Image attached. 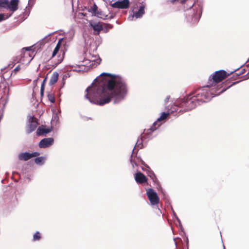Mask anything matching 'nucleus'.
<instances>
[{
  "mask_svg": "<svg viewBox=\"0 0 249 249\" xmlns=\"http://www.w3.org/2000/svg\"><path fill=\"white\" fill-rule=\"evenodd\" d=\"M86 90V97L90 101L91 99L95 100L99 105H104L114 97L124 98L127 93V88L122 78L103 72Z\"/></svg>",
  "mask_w": 249,
  "mask_h": 249,
  "instance_id": "obj_1",
  "label": "nucleus"
},
{
  "mask_svg": "<svg viewBox=\"0 0 249 249\" xmlns=\"http://www.w3.org/2000/svg\"><path fill=\"white\" fill-rule=\"evenodd\" d=\"M211 87L210 85H208L207 86L196 89L191 93V95L196 97L197 99L196 100L198 103V105L209 102L213 97L219 95L225 90L223 89L220 91H217L213 88L210 89L209 88Z\"/></svg>",
  "mask_w": 249,
  "mask_h": 249,
  "instance_id": "obj_2",
  "label": "nucleus"
},
{
  "mask_svg": "<svg viewBox=\"0 0 249 249\" xmlns=\"http://www.w3.org/2000/svg\"><path fill=\"white\" fill-rule=\"evenodd\" d=\"M196 100V97L191 93L183 99L179 100L175 106L183 108V110L185 111L191 110L199 105Z\"/></svg>",
  "mask_w": 249,
  "mask_h": 249,
  "instance_id": "obj_3",
  "label": "nucleus"
},
{
  "mask_svg": "<svg viewBox=\"0 0 249 249\" xmlns=\"http://www.w3.org/2000/svg\"><path fill=\"white\" fill-rule=\"evenodd\" d=\"M229 75L230 74L224 70L216 71L209 77L208 84L211 85V87L216 88V84L221 82Z\"/></svg>",
  "mask_w": 249,
  "mask_h": 249,
  "instance_id": "obj_4",
  "label": "nucleus"
},
{
  "mask_svg": "<svg viewBox=\"0 0 249 249\" xmlns=\"http://www.w3.org/2000/svg\"><path fill=\"white\" fill-rule=\"evenodd\" d=\"M86 10L89 13L91 12L92 15L97 17L99 18H101L104 20L108 18V15L105 14L103 11L100 9L98 10V7L95 3H94L92 7L87 8L85 7Z\"/></svg>",
  "mask_w": 249,
  "mask_h": 249,
  "instance_id": "obj_5",
  "label": "nucleus"
},
{
  "mask_svg": "<svg viewBox=\"0 0 249 249\" xmlns=\"http://www.w3.org/2000/svg\"><path fill=\"white\" fill-rule=\"evenodd\" d=\"M147 197L152 205H156L159 203L160 198L157 193L151 188L146 190Z\"/></svg>",
  "mask_w": 249,
  "mask_h": 249,
  "instance_id": "obj_6",
  "label": "nucleus"
},
{
  "mask_svg": "<svg viewBox=\"0 0 249 249\" xmlns=\"http://www.w3.org/2000/svg\"><path fill=\"white\" fill-rule=\"evenodd\" d=\"M4 0L6 1V2H4V4H3L4 6H1V7L8 8L12 12V14L18 10L19 0H11L10 1H9L7 0Z\"/></svg>",
  "mask_w": 249,
  "mask_h": 249,
  "instance_id": "obj_7",
  "label": "nucleus"
},
{
  "mask_svg": "<svg viewBox=\"0 0 249 249\" xmlns=\"http://www.w3.org/2000/svg\"><path fill=\"white\" fill-rule=\"evenodd\" d=\"M103 23L102 22H96L92 20L89 21V26L93 29L94 35H99L101 31H102Z\"/></svg>",
  "mask_w": 249,
  "mask_h": 249,
  "instance_id": "obj_8",
  "label": "nucleus"
},
{
  "mask_svg": "<svg viewBox=\"0 0 249 249\" xmlns=\"http://www.w3.org/2000/svg\"><path fill=\"white\" fill-rule=\"evenodd\" d=\"M129 0H119L118 1L111 4V6L114 8L120 9H126L129 6Z\"/></svg>",
  "mask_w": 249,
  "mask_h": 249,
  "instance_id": "obj_9",
  "label": "nucleus"
},
{
  "mask_svg": "<svg viewBox=\"0 0 249 249\" xmlns=\"http://www.w3.org/2000/svg\"><path fill=\"white\" fill-rule=\"evenodd\" d=\"M37 124L36 119L34 117H31L29 119V124L26 129L27 133H30L34 131L36 129Z\"/></svg>",
  "mask_w": 249,
  "mask_h": 249,
  "instance_id": "obj_10",
  "label": "nucleus"
},
{
  "mask_svg": "<svg viewBox=\"0 0 249 249\" xmlns=\"http://www.w3.org/2000/svg\"><path fill=\"white\" fill-rule=\"evenodd\" d=\"M169 115V113L163 112L160 117L157 120V121L155 122L149 129V130H150V132H153L157 129L160 126V124H159V122L166 119Z\"/></svg>",
  "mask_w": 249,
  "mask_h": 249,
  "instance_id": "obj_11",
  "label": "nucleus"
},
{
  "mask_svg": "<svg viewBox=\"0 0 249 249\" xmlns=\"http://www.w3.org/2000/svg\"><path fill=\"white\" fill-rule=\"evenodd\" d=\"M39 154L38 152H33L32 153H22L19 155L18 158L20 160H27L33 157H36L38 156Z\"/></svg>",
  "mask_w": 249,
  "mask_h": 249,
  "instance_id": "obj_12",
  "label": "nucleus"
},
{
  "mask_svg": "<svg viewBox=\"0 0 249 249\" xmlns=\"http://www.w3.org/2000/svg\"><path fill=\"white\" fill-rule=\"evenodd\" d=\"M135 179L136 181L139 184H143L146 183L147 181V178L142 173L139 172H137L135 174Z\"/></svg>",
  "mask_w": 249,
  "mask_h": 249,
  "instance_id": "obj_13",
  "label": "nucleus"
},
{
  "mask_svg": "<svg viewBox=\"0 0 249 249\" xmlns=\"http://www.w3.org/2000/svg\"><path fill=\"white\" fill-rule=\"evenodd\" d=\"M53 142V139L52 138L42 139L39 142V146L40 148H46L51 145Z\"/></svg>",
  "mask_w": 249,
  "mask_h": 249,
  "instance_id": "obj_14",
  "label": "nucleus"
},
{
  "mask_svg": "<svg viewBox=\"0 0 249 249\" xmlns=\"http://www.w3.org/2000/svg\"><path fill=\"white\" fill-rule=\"evenodd\" d=\"M144 14V6L142 5L138 11L134 13L133 16L135 17L136 18H140Z\"/></svg>",
  "mask_w": 249,
  "mask_h": 249,
  "instance_id": "obj_15",
  "label": "nucleus"
},
{
  "mask_svg": "<svg viewBox=\"0 0 249 249\" xmlns=\"http://www.w3.org/2000/svg\"><path fill=\"white\" fill-rule=\"evenodd\" d=\"M50 130L48 129L45 128L43 126L39 127L36 131V135L38 136H41L44 134H47L50 132Z\"/></svg>",
  "mask_w": 249,
  "mask_h": 249,
  "instance_id": "obj_16",
  "label": "nucleus"
},
{
  "mask_svg": "<svg viewBox=\"0 0 249 249\" xmlns=\"http://www.w3.org/2000/svg\"><path fill=\"white\" fill-rule=\"evenodd\" d=\"M58 73L57 72H53L50 78V84L52 85L55 84L58 80Z\"/></svg>",
  "mask_w": 249,
  "mask_h": 249,
  "instance_id": "obj_17",
  "label": "nucleus"
},
{
  "mask_svg": "<svg viewBox=\"0 0 249 249\" xmlns=\"http://www.w3.org/2000/svg\"><path fill=\"white\" fill-rule=\"evenodd\" d=\"M102 27V31L104 32V33H107L110 29H111L113 28V25L111 24L103 22Z\"/></svg>",
  "mask_w": 249,
  "mask_h": 249,
  "instance_id": "obj_18",
  "label": "nucleus"
},
{
  "mask_svg": "<svg viewBox=\"0 0 249 249\" xmlns=\"http://www.w3.org/2000/svg\"><path fill=\"white\" fill-rule=\"evenodd\" d=\"M148 176L151 178V179H152L153 181L155 183H158L159 182V181L157 178H156V175L153 172H150Z\"/></svg>",
  "mask_w": 249,
  "mask_h": 249,
  "instance_id": "obj_19",
  "label": "nucleus"
},
{
  "mask_svg": "<svg viewBox=\"0 0 249 249\" xmlns=\"http://www.w3.org/2000/svg\"><path fill=\"white\" fill-rule=\"evenodd\" d=\"M245 72V70L244 68H241L240 69L238 70L235 71V73L233 75V77L238 76L243 74H244Z\"/></svg>",
  "mask_w": 249,
  "mask_h": 249,
  "instance_id": "obj_20",
  "label": "nucleus"
},
{
  "mask_svg": "<svg viewBox=\"0 0 249 249\" xmlns=\"http://www.w3.org/2000/svg\"><path fill=\"white\" fill-rule=\"evenodd\" d=\"M12 14H0V22L5 20L11 17Z\"/></svg>",
  "mask_w": 249,
  "mask_h": 249,
  "instance_id": "obj_21",
  "label": "nucleus"
},
{
  "mask_svg": "<svg viewBox=\"0 0 249 249\" xmlns=\"http://www.w3.org/2000/svg\"><path fill=\"white\" fill-rule=\"evenodd\" d=\"M89 67L85 66L83 64H79V72L80 71H87L89 70Z\"/></svg>",
  "mask_w": 249,
  "mask_h": 249,
  "instance_id": "obj_22",
  "label": "nucleus"
},
{
  "mask_svg": "<svg viewBox=\"0 0 249 249\" xmlns=\"http://www.w3.org/2000/svg\"><path fill=\"white\" fill-rule=\"evenodd\" d=\"M45 160V158L43 157H38L35 159V162L37 164H42Z\"/></svg>",
  "mask_w": 249,
  "mask_h": 249,
  "instance_id": "obj_23",
  "label": "nucleus"
},
{
  "mask_svg": "<svg viewBox=\"0 0 249 249\" xmlns=\"http://www.w3.org/2000/svg\"><path fill=\"white\" fill-rule=\"evenodd\" d=\"M79 11H80V10H79ZM87 13L84 12V10L83 9H82V10H81V12L79 11V14H78L79 18H81V17H82V16L87 17Z\"/></svg>",
  "mask_w": 249,
  "mask_h": 249,
  "instance_id": "obj_24",
  "label": "nucleus"
},
{
  "mask_svg": "<svg viewBox=\"0 0 249 249\" xmlns=\"http://www.w3.org/2000/svg\"><path fill=\"white\" fill-rule=\"evenodd\" d=\"M59 49H60V47H58V46H56V47H55V48L53 51V54H52L53 57L57 54V53L59 51Z\"/></svg>",
  "mask_w": 249,
  "mask_h": 249,
  "instance_id": "obj_25",
  "label": "nucleus"
},
{
  "mask_svg": "<svg viewBox=\"0 0 249 249\" xmlns=\"http://www.w3.org/2000/svg\"><path fill=\"white\" fill-rule=\"evenodd\" d=\"M48 98L51 103H54L55 101L54 97L52 94H48Z\"/></svg>",
  "mask_w": 249,
  "mask_h": 249,
  "instance_id": "obj_26",
  "label": "nucleus"
},
{
  "mask_svg": "<svg viewBox=\"0 0 249 249\" xmlns=\"http://www.w3.org/2000/svg\"><path fill=\"white\" fill-rule=\"evenodd\" d=\"M28 56H30V54L28 52L24 53V58H27ZM19 62L22 63H24V58H21Z\"/></svg>",
  "mask_w": 249,
  "mask_h": 249,
  "instance_id": "obj_27",
  "label": "nucleus"
},
{
  "mask_svg": "<svg viewBox=\"0 0 249 249\" xmlns=\"http://www.w3.org/2000/svg\"><path fill=\"white\" fill-rule=\"evenodd\" d=\"M40 238V233L39 232H36L34 235V240H39Z\"/></svg>",
  "mask_w": 249,
  "mask_h": 249,
  "instance_id": "obj_28",
  "label": "nucleus"
},
{
  "mask_svg": "<svg viewBox=\"0 0 249 249\" xmlns=\"http://www.w3.org/2000/svg\"><path fill=\"white\" fill-rule=\"evenodd\" d=\"M229 87H227V88H222V87H220V88H218V86H216V88H213L215 90H217V91H220L223 89H225V90L224 91H225L227 89H228Z\"/></svg>",
  "mask_w": 249,
  "mask_h": 249,
  "instance_id": "obj_29",
  "label": "nucleus"
},
{
  "mask_svg": "<svg viewBox=\"0 0 249 249\" xmlns=\"http://www.w3.org/2000/svg\"><path fill=\"white\" fill-rule=\"evenodd\" d=\"M45 79H44L43 80V82L42 83V86H41V94H42L43 93V90H44V83L45 82Z\"/></svg>",
  "mask_w": 249,
  "mask_h": 249,
  "instance_id": "obj_30",
  "label": "nucleus"
},
{
  "mask_svg": "<svg viewBox=\"0 0 249 249\" xmlns=\"http://www.w3.org/2000/svg\"><path fill=\"white\" fill-rule=\"evenodd\" d=\"M35 0H29L28 4L30 6H32L35 2Z\"/></svg>",
  "mask_w": 249,
  "mask_h": 249,
  "instance_id": "obj_31",
  "label": "nucleus"
},
{
  "mask_svg": "<svg viewBox=\"0 0 249 249\" xmlns=\"http://www.w3.org/2000/svg\"><path fill=\"white\" fill-rule=\"evenodd\" d=\"M63 38H61V39H60L58 40V42H57V44L56 46H58V47H60V45H61V42H62V41H63Z\"/></svg>",
  "mask_w": 249,
  "mask_h": 249,
  "instance_id": "obj_32",
  "label": "nucleus"
},
{
  "mask_svg": "<svg viewBox=\"0 0 249 249\" xmlns=\"http://www.w3.org/2000/svg\"><path fill=\"white\" fill-rule=\"evenodd\" d=\"M20 69V66L18 65V66L17 67H16L15 69H14V71L17 72Z\"/></svg>",
  "mask_w": 249,
  "mask_h": 249,
  "instance_id": "obj_33",
  "label": "nucleus"
},
{
  "mask_svg": "<svg viewBox=\"0 0 249 249\" xmlns=\"http://www.w3.org/2000/svg\"><path fill=\"white\" fill-rule=\"evenodd\" d=\"M6 1L4 0H0V7H1V6H4L3 4H4V2H5Z\"/></svg>",
  "mask_w": 249,
  "mask_h": 249,
  "instance_id": "obj_34",
  "label": "nucleus"
},
{
  "mask_svg": "<svg viewBox=\"0 0 249 249\" xmlns=\"http://www.w3.org/2000/svg\"><path fill=\"white\" fill-rule=\"evenodd\" d=\"M179 0H170L172 3L174 4L177 2H178Z\"/></svg>",
  "mask_w": 249,
  "mask_h": 249,
  "instance_id": "obj_35",
  "label": "nucleus"
},
{
  "mask_svg": "<svg viewBox=\"0 0 249 249\" xmlns=\"http://www.w3.org/2000/svg\"><path fill=\"white\" fill-rule=\"evenodd\" d=\"M169 98H170V97H169V96H168V97L166 98V99L165 100V103H167V102H168V100H169Z\"/></svg>",
  "mask_w": 249,
  "mask_h": 249,
  "instance_id": "obj_36",
  "label": "nucleus"
},
{
  "mask_svg": "<svg viewBox=\"0 0 249 249\" xmlns=\"http://www.w3.org/2000/svg\"><path fill=\"white\" fill-rule=\"evenodd\" d=\"M32 58H30V57L28 58L27 60H26V61L29 63L30 62L31 60H32Z\"/></svg>",
  "mask_w": 249,
  "mask_h": 249,
  "instance_id": "obj_37",
  "label": "nucleus"
},
{
  "mask_svg": "<svg viewBox=\"0 0 249 249\" xmlns=\"http://www.w3.org/2000/svg\"><path fill=\"white\" fill-rule=\"evenodd\" d=\"M73 18L75 20H76V13L74 14Z\"/></svg>",
  "mask_w": 249,
  "mask_h": 249,
  "instance_id": "obj_38",
  "label": "nucleus"
},
{
  "mask_svg": "<svg viewBox=\"0 0 249 249\" xmlns=\"http://www.w3.org/2000/svg\"><path fill=\"white\" fill-rule=\"evenodd\" d=\"M26 50V51H28V50H29V48H23V50Z\"/></svg>",
  "mask_w": 249,
  "mask_h": 249,
  "instance_id": "obj_39",
  "label": "nucleus"
},
{
  "mask_svg": "<svg viewBox=\"0 0 249 249\" xmlns=\"http://www.w3.org/2000/svg\"><path fill=\"white\" fill-rule=\"evenodd\" d=\"M237 82H234L232 84H231V86H229V87H230L233 84H236Z\"/></svg>",
  "mask_w": 249,
  "mask_h": 249,
  "instance_id": "obj_40",
  "label": "nucleus"
},
{
  "mask_svg": "<svg viewBox=\"0 0 249 249\" xmlns=\"http://www.w3.org/2000/svg\"><path fill=\"white\" fill-rule=\"evenodd\" d=\"M177 111V110H176V109H175L174 110H172V112H174V111Z\"/></svg>",
  "mask_w": 249,
  "mask_h": 249,
  "instance_id": "obj_41",
  "label": "nucleus"
},
{
  "mask_svg": "<svg viewBox=\"0 0 249 249\" xmlns=\"http://www.w3.org/2000/svg\"><path fill=\"white\" fill-rule=\"evenodd\" d=\"M113 17H110L109 18H112Z\"/></svg>",
  "mask_w": 249,
  "mask_h": 249,
  "instance_id": "obj_42",
  "label": "nucleus"
},
{
  "mask_svg": "<svg viewBox=\"0 0 249 249\" xmlns=\"http://www.w3.org/2000/svg\"><path fill=\"white\" fill-rule=\"evenodd\" d=\"M72 6L73 7V5H72ZM72 11H73V12H74V9H72Z\"/></svg>",
  "mask_w": 249,
  "mask_h": 249,
  "instance_id": "obj_43",
  "label": "nucleus"
}]
</instances>
